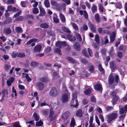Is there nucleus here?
Instances as JSON below:
<instances>
[{"mask_svg": "<svg viewBox=\"0 0 127 127\" xmlns=\"http://www.w3.org/2000/svg\"><path fill=\"white\" fill-rule=\"evenodd\" d=\"M70 112L68 111L65 112L62 115V118L63 120H66L70 116Z\"/></svg>", "mask_w": 127, "mask_h": 127, "instance_id": "4", "label": "nucleus"}, {"mask_svg": "<svg viewBox=\"0 0 127 127\" xmlns=\"http://www.w3.org/2000/svg\"><path fill=\"white\" fill-rule=\"evenodd\" d=\"M67 37L68 39L71 41L74 42L76 40V37L70 34H68L67 35Z\"/></svg>", "mask_w": 127, "mask_h": 127, "instance_id": "11", "label": "nucleus"}, {"mask_svg": "<svg viewBox=\"0 0 127 127\" xmlns=\"http://www.w3.org/2000/svg\"><path fill=\"white\" fill-rule=\"evenodd\" d=\"M39 9L40 11V13L38 15L41 16H43L46 14V12L44 9L41 6L39 7Z\"/></svg>", "mask_w": 127, "mask_h": 127, "instance_id": "12", "label": "nucleus"}, {"mask_svg": "<svg viewBox=\"0 0 127 127\" xmlns=\"http://www.w3.org/2000/svg\"><path fill=\"white\" fill-rule=\"evenodd\" d=\"M76 37L79 41H81L82 40V38L81 36L79 34H78L76 35Z\"/></svg>", "mask_w": 127, "mask_h": 127, "instance_id": "58", "label": "nucleus"}, {"mask_svg": "<svg viewBox=\"0 0 127 127\" xmlns=\"http://www.w3.org/2000/svg\"><path fill=\"white\" fill-rule=\"evenodd\" d=\"M90 27L91 30L93 32H95L96 31V27L93 24H90Z\"/></svg>", "mask_w": 127, "mask_h": 127, "instance_id": "27", "label": "nucleus"}, {"mask_svg": "<svg viewBox=\"0 0 127 127\" xmlns=\"http://www.w3.org/2000/svg\"><path fill=\"white\" fill-rule=\"evenodd\" d=\"M54 52L55 53H58L60 56L62 55V54L61 53V50L60 48H56L54 49Z\"/></svg>", "mask_w": 127, "mask_h": 127, "instance_id": "30", "label": "nucleus"}, {"mask_svg": "<svg viewBox=\"0 0 127 127\" xmlns=\"http://www.w3.org/2000/svg\"><path fill=\"white\" fill-rule=\"evenodd\" d=\"M44 4L45 7L47 8L50 6V4L48 0H45L44 1Z\"/></svg>", "mask_w": 127, "mask_h": 127, "instance_id": "41", "label": "nucleus"}, {"mask_svg": "<svg viewBox=\"0 0 127 127\" xmlns=\"http://www.w3.org/2000/svg\"><path fill=\"white\" fill-rule=\"evenodd\" d=\"M91 93V90L89 88L87 89L84 92V93L86 95H88L90 94Z\"/></svg>", "mask_w": 127, "mask_h": 127, "instance_id": "42", "label": "nucleus"}, {"mask_svg": "<svg viewBox=\"0 0 127 127\" xmlns=\"http://www.w3.org/2000/svg\"><path fill=\"white\" fill-rule=\"evenodd\" d=\"M68 95L67 94H63L62 96L61 100L64 103L66 102L68 100Z\"/></svg>", "mask_w": 127, "mask_h": 127, "instance_id": "7", "label": "nucleus"}, {"mask_svg": "<svg viewBox=\"0 0 127 127\" xmlns=\"http://www.w3.org/2000/svg\"><path fill=\"white\" fill-rule=\"evenodd\" d=\"M54 114V112L53 109L51 107L50 110V114L49 115V117L53 116Z\"/></svg>", "mask_w": 127, "mask_h": 127, "instance_id": "36", "label": "nucleus"}, {"mask_svg": "<svg viewBox=\"0 0 127 127\" xmlns=\"http://www.w3.org/2000/svg\"><path fill=\"white\" fill-rule=\"evenodd\" d=\"M40 27L43 29H46L48 28L49 25L46 23H41L40 24Z\"/></svg>", "mask_w": 127, "mask_h": 127, "instance_id": "20", "label": "nucleus"}, {"mask_svg": "<svg viewBox=\"0 0 127 127\" xmlns=\"http://www.w3.org/2000/svg\"><path fill=\"white\" fill-rule=\"evenodd\" d=\"M95 118L96 123L99 126H100V122L97 117V116H96Z\"/></svg>", "mask_w": 127, "mask_h": 127, "instance_id": "61", "label": "nucleus"}, {"mask_svg": "<svg viewBox=\"0 0 127 127\" xmlns=\"http://www.w3.org/2000/svg\"><path fill=\"white\" fill-rule=\"evenodd\" d=\"M13 127H22L18 124L17 122H16L14 123L13 125Z\"/></svg>", "mask_w": 127, "mask_h": 127, "instance_id": "63", "label": "nucleus"}, {"mask_svg": "<svg viewBox=\"0 0 127 127\" xmlns=\"http://www.w3.org/2000/svg\"><path fill=\"white\" fill-rule=\"evenodd\" d=\"M15 31L16 32H22V29L19 27H16L15 29Z\"/></svg>", "mask_w": 127, "mask_h": 127, "instance_id": "37", "label": "nucleus"}, {"mask_svg": "<svg viewBox=\"0 0 127 127\" xmlns=\"http://www.w3.org/2000/svg\"><path fill=\"white\" fill-rule=\"evenodd\" d=\"M43 124V122L40 120L36 123V126L37 127L41 126H42Z\"/></svg>", "mask_w": 127, "mask_h": 127, "instance_id": "35", "label": "nucleus"}, {"mask_svg": "<svg viewBox=\"0 0 127 127\" xmlns=\"http://www.w3.org/2000/svg\"><path fill=\"white\" fill-rule=\"evenodd\" d=\"M77 99V95L76 94H73L72 100V101H74V100L75 99V102L76 104L74 105V106L75 108L77 107L79 105V104L78 103V100Z\"/></svg>", "mask_w": 127, "mask_h": 127, "instance_id": "10", "label": "nucleus"}, {"mask_svg": "<svg viewBox=\"0 0 127 127\" xmlns=\"http://www.w3.org/2000/svg\"><path fill=\"white\" fill-rule=\"evenodd\" d=\"M118 116L116 113H113L109 116L107 118V122L108 123H111L113 120L116 119Z\"/></svg>", "mask_w": 127, "mask_h": 127, "instance_id": "2", "label": "nucleus"}, {"mask_svg": "<svg viewBox=\"0 0 127 127\" xmlns=\"http://www.w3.org/2000/svg\"><path fill=\"white\" fill-rule=\"evenodd\" d=\"M76 115L77 116L79 117L80 118L83 115L82 110L81 109L77 110L76 113Z\"/></svg>", "mask_w": 127, "mask_h": 127, "instance_id": "22", "label": "nucleus"}, {"mask_svg": "<svg viewBox=\"0 0 127 127\" xmlns=\"http://www.w3.org/2000/svg\"><path fill=\"white\" fill-rule=\"evenodd\" d=\"M59 17L62 22L63 23H64L65 22L66 20L64 15L62 13H61L60 14Z\"/></svg>", "mask_w": 127, "mask_h": 127, "instance_id": "21", "label": "nucleus"}, {"mask_svg": "<svg viewBox=\"0 0 127 127\" xmlns=\"http://www.w3.org/2000/svg\"><path fill=\"white\" fill-rule=\"evenodd\" d=\"M1 93L2 95V99H3L5 96L8 95V92L7 90L6 89H4L2 90Z\"/></svg>", "mask_w": 127, "mask_h": 127, "instance_id": "14", "label": "nucleus"}, {"mask_svg": "<svg viewBox=\"0 0 127 127\" xmlns=\"http://www.w3.org/2000/svg\"><path fill=\"white\" fill-rule=\"evenodd\" d=\"M4 32L6 34L9 35L11 33L12 31L10 28L8 27L4 30Z\"/></svg>", "mask_w": 127, "mask_h": 127, "instance_id": "24", "label": "nucleus"}, {"mask_svg": "<svg viewBox=\"0 0 127 127\" xmlns=\"http://www.w3.org/2000/svg\"><path fill=\"white\" fill-rule=\"evenodd\" d=\"M118 48L119 50L123 52L124 53H125V51L127 49V48L126 46L125 45H120L119 46Z\"/></svg>", "mask_w": 127, "mask_h": 127, "instance_id": "15", "label": "nucleus"}, {"mask_svg": "<svg viewBox=\"0 0 127 127\" xmlns=\"http://www.w3.org/2000/svg\"><path fill=\"white\" fill-rule=\"evenodd\" d=\"M17 57L20 58H23L25 56V55L24 53H19L17 55Z\"/></svg>", "mask_w": 127, "mask_h": 127, "instance_id": "51", "label": "nucleus"}, {"mask_svg": "<svg viewBox=\"0 0 127 127\" xmlns=\"http://www.w3.org/2000/svg\"><path fill=\"white\" fill-rule=\"evenodd\" d=\"M58 94V92L55 87H53L49 93V95L52 97H56Z\"/></svg>", "mask_w": 127, "mask_h": 127, "instance_id": "1", "label": "nucleus"}, {"mask_svg": "<svg viewBox=\"0 0 127 127\" xmlns=\"http://www.w3.org/2000/svg\"><path fill=\"white\" fill-rule=\"evenodd\" d=\"M50 3L52 6H56V5L57 4V2L54 0H52L50 2Z\"/></svg>", "mask_w": 127, "mask_h": 127, "instance_id": "55", "label": "nucleus"}, {"mask_svg": "<svg viewBox=\"0 0 127 127\" xmlns=\"http://www.w3.org/2000/svg\"><path fill=\"white\" fill-rule=\"evenodd\" d=\"M117 93L116 91H111L110 93V95L113 97L117 95Z\"/></svg>", "mask_w": 127, "mask_h": 127, "instance_id": "47", "label": "nucleus"}, {"mask_svg": "<svg viewBox=\"0 0 127 127\" xmlns=\"http://www.w3.org/2000/svg\"><path fill=\"white\" fill-rule=\"evenodd\" d=\"M81 62L82 63L84 64H86L88 63V61L86 59L83 58L81 60Z\"/></svg>", "mask_w": 127, "mask_h": 127, "instance_id": "49", "label": "nucleus"}, {"mask_svg": "<svg viewBox=\"0 0 127 127\" xmlns=\"http://www.w3.org/2000/svg\"><path fill=\"white\" fill-rule=\"evenodd\" d=\"M30 64L32 66L34 67H37L38 63L36 62L32 61L31 63Z\"/></svg>", "mask_w": 127, "mask_h": 127, "instance_id": "28", "label": "nucleus"}, {"mask_svg": "<svg viewBox=\"0 0 127 127\" xmlns=\"http://www.w3.org/2000/svg\"><path fill=\"white\" fill-rule=\"evenodd\" d=\"M113 109V107L112 106H108L106 107V111H110Z\"/></svg>", "mask_w": 127, "mask_h": 127, "instance_id": "60", "label": "nucleus"}, {"mask_svg": "<svg viewBox=\"0 0 127 127\" xmlns=\"http://www.w3.org/2000/svg\"><path fill=\"white\" fill-rule=\"evenodd\" d=\"M88 52L90 56L91 57H92L93 56V55H92L93 52H92V51L90 48H88Z\"/></svg>", "mask_w": 127, "mask_h": 127, "instance_id": "64", "label": "nucleus"}, {"mask_svg": "<svg viewBox=\"0 0 127 127\" xmlns=\"http://www.w3.org/2000/svg\"><path fill=\"white\" fill-rule=\"evenodd\" d=\"M82 54L85 55L86 57H89V55H88L86 50H84L82 52Z\"/></svg>", "mask_w": 127, "mask_h": 127, "instance_id": "50", "label": "nucleus"}, {"mask_svg": "<svg viewBox=\"0 0 127 127\" xmlns=\"http://www.w3.org/2000/svg\"><path fill=\"white\" fill-rule=\"evenodd\" d=\"M114 82V79L112 74H111L108 78V84L110 85H112Z\"/></svg>", "mask_w": 127, "mask_h": 127, "instance_id": "6", "label": "nucleus"}, {"mask_svg": "<svg viewBox=\"0 0 127 127\" xmlns=\"http://www.w3.org/2000/svg\"><path fill=\"white\" fill-rule=\"evenodd\" d=\"M42 47L41 45L37 44L36 45L33 49L34 52L35 53H39L40 52Z\"/></svg>", "mask_w": 127, "mask_h": 127, "instance_id": "5", "label": "nucleus"}, {"mask_svg": "<svg viewBox=\"0 0 127 127\" xmlns=\"http://www.w3.org/2000/svg\"><path fill=\"white\" fill-rule=\"evenodd\" d=\"M116 6L117 8L121 9L122 8V6L121 2H117L116 4Z\"/></svg>", "mask_w": 127, "mask_h": 127, "instance_id": "45", "label": "nucleus"}, {"mask_svg": "<svg viewBox=\"0 0 127 127\" xmlns=\"http://www.w3.org/2000/svg\"><path fill=\"white\" fill-rule=\"evenodd\" d=\"M72 24L74 29L76 31H77L78 29V28L77 25L75 23H73Z\"/></svg>", "mask_w": 127, "mask_h": 127, "instance_id": "43", "label": "nucleus"}, {"mask_svg": "<svg viewBox=\"0 0 127 127\" xmlns=\"http://www.w3.org/2000/svg\"><path fill=\"white\" fill-rule=\"evenodd\" d=\"M33 117L34 118V119L36 121H37L39 120V117L36 113L35 112L34 113Z\"/></svg>", "mask_w": 127, "mask_h": 127, "instance_id": "32", "label": "nucleus"}, {"mask_svg": "<svg viewBox=\"0 0 127 127\" xmlns=\"http://www.w3.org/2000/svg\"><path fill=\"white\" fill-rule=\"evenodd\" d=\"M67 45V44L65 41L61 42L60 41H58L55 44L56 46L59 47V48H61L62 46L65 47Z\"/></svg>", "mask_w": 127, "mask_h": 127, "instance_id": "3", "label": "nucleus"}, {"mask_svg": "<svg viewBox=\"0 0 127 127\" xmlns=\"http://www.w3.org/2000/svg\"><path fill=\"white\" fill-rule=\"evenodd\" d=\"M56 7V9L58 11H60L61 10V5L57 3V5L55 6Z\"/></svg>", "mask_w": 127, "mask_h": 127, "instance_id": "54", "label": "nucleus"}, {"mask_svg": "<svg viewBox=\"0 0 127 127\" xmlns=\"http://www.w3.org/2000/svg\"><path fill=\"white\" fill-rule=\"evenodd\" d=\"M39 80L42 82L45 83H48L49 81L48 78L46 77H43L40 78Z\"/></svg>", "mask_w": 127, "mask_h": 127, "instance_id": "17", "label": "nucleus"}, {"mask_svg": "<svg viewBox=\"0 0 127 127\" xmlns=\"http://www.w3.org/2000/svg\"><path fill=\"white\" fill-rule=\"evenodd\" d=\"M75 125V121L74 118H72L71 119L70 123V127H74Z\"/></svg>", "mask_w": 127, "mask_h": 127, "instance_id": "26", "label": "nucleus"}, {"mask_svg": "<svg viewBox=\"0 0 127 127\" xmlns=\"http://www.w3.org/2000/svg\"><path fill=\"white\" fill-rule=\"evenodd\" d=\"M12 21V19L11 18H8L4 21L2 23L3 25H5L10 23Z\"/></svg>", "mask_w": 127, "mask_h": 127, "instance_id": "19", "label": "nucleus"}, {"mask_svg": "<svg viewBox=\"0 0 127 127\" xmlns=\"http://www.w3.org/2000/svg\"><path fill=\"white\" fill-rule=\"evenodd\" d=\"M74 47L75 49L77 51H79L81 50L80 45H79V43L77 42H75Z\"/></svg>", "mask_w": 127, "mask_h": 127, "instance_id": "13", "label": "nucleus"}, {"mask_svg": "<svg viewBox=\"0 0 127 127\" xmlns=\"http://www.w3.org/2000/svg\"><path fill=\"white\" fill-rule=\"evenodd\" d=\"M117 56L120 59L122 58L123 57L122 53L121 52H118L117 54Z\"/></svg>", "mask_w": 127, "mask_h": 127, "instance_id": "62", "label": "nucleus"}, {"mask_svg": "<svg viewBox=\"0 0 127 127\" xmlns=\"http://www.w3.org/2000/svg\"><path fill=\"white\" fill-rule=\"evenodd\" d=\"M119 98V97L118 95L113 97V99L111 102H112L113 105L115 104L118 101Z\"/></svg>", "mask_w": 127, "mask_h": 127, "instance_id": "16", "label": "nucleus"}, {"mask_svg": "<svg viewBox=\"0 0 127 127\" xmlns=\"http://www.w3.org/2000/svg\"><path fill=\"white\" fill-rule=\"evenodd\" d=\"M95 19L96 21L99 23L100 21V18L99 14L98 13H96L95 15Z\"/></svg>", "mask_w": 127, "mask_h": 127, "instance_id": "31", "label": "nucleus"}, {"mask_svg": "<svg viewBox=\"0 0 127 127\" xmlns=\"http://www.w3.org/2000/svg\"><path fill=\"white\" fill-rule=\"evenodd\" d=\"M58 16L56 13H55L54 14L53 17V20L54 22L56 23H58L59 22V20L58 19Z\"/></svg>", "mask_w": 127, "mask_h": 127, "instance_id": "18", "label": "nucleus"}, {"mask_svg": "<svg viewBox=\"0 0 127 127\" xmlns=\"http://www.w3.org/2000/svg\"><path fill=\"white\" fill-rule=\"evenodd\" d=\"M22 74L23 75H26L25 78H26L27 81L28 82H30L32 80L31 78L29 77V76L27 74H25L24 73H22Z\"/></svg>", "mask_w": 127, "mask_h": 127, "instance_id": "39", "label": "nucleus"}, {"mask_svg": "<svg viewBox=\"0 0 127 127\" xmlns=\"http://www.w3.org/2000/svg\"><path fill=\"white\" fill-rule=\"evenodd\" d=\"M94 89L97 91H101L102 90V86L100 84H96L94 86Z\"/></svg>", "mask_w": 127, "mask_h": 127, "instance_id": "9", "label": "nucleus"}, {"mask_svg": "<svg viewBox=\"0 0 127 127\" xmlns=\"http://www.w3.org/2000/svg\"><path fill=\"white\" fill-rule=\"evenodd\" d=\"M32 13L34 14H38L39 12L38 9L37 8H34L32 10Z\"/></svg>", "mask_w": 127, "mask_h": 127, "instance_id": "40", "label": "nucleus"}, {"mask_svg": "<svg viewBox=\"0 0 127 127\" xmlns=\"http://www.w3.org/2000/svg\"><path fill=\"white\" fill-rule=\"evenodd\" d=\"M99 9L102 12H103L104 10V8L101 3H99L98 5Z\"/></svg>", "mask_w": 127, "mask_h": 127, "instance_id": "44", "label": "nucleus"}, {"mask_svg": "<svg viewBox=\"0 0 127 127\" xmlns=\"http://www.w3.org/2000/svg\"><path fill=\"white\" fill-rule=\"evenodd\" d=\"M115 33L114 32H113L112 34L110 36V41L111 42H114L115 39Z\"/></svg>", "mask_w": 127, "mask_h": 127, "instance_id": "23", "label": "nucleus"}, {"mask_svg": "<svg viewBox=\"0 0 127 127\" xmlns=\"http://www.w3.org/2000/svg\"><path fill=\"white\" fill-rule=\"evenodd\" d=\"M97 7L96 6L94 5L91 7V10L93 13H95L97 11Z\"/></svg>", "mask_w": 127, "mask_h": 127, "instance_id": "33", "label": "nucleus"}, {"mask_svg": "<svg viewBox=\"0 0 127 127\" xmlns=\"http://www.w3.org/2000/svg\"><path fill=\"white\" fill-rule=\"evenodd\" d=\"M84 16L85 18L86 19H88V15L86 11H84Z\"/></svg>", "mask_w": 127, "mask_h": 127, "instance_id": "52", "label": "nucleus"}, {"mask_svg": "<svg viewBox=\"0 0 127 127\" xmlns=\"http://www.w3.org/2000/svg\"><path fill=\"white\" fill-rule=\"evenodd\" d=\"M94 66L93 65H91L89 68V70L90 72H92L93 71H94Z\"/></svg>", "mask_w": 127, "mask_h": 127, "instance_id": "56", "label": "nucleus"}, {"mask_svg": "<svg viewBox=\"0 0 127 127\" xmlns=\"http://www.w3.org/2000/svg\"><path fill=\"white\" fill-rule=\"evenodd\" d=\"M36 85L38 87V89L39 90H42L44 87L43 83L41 82H39L36 84Z\"/></svg>", "mask_w": 127, "mask_h": 127, "instance_id": "8", "label": "nucleus"}, {"mask_svg": "<svg viewBox=\"0 0 127 127\" xmlns=\"http://www.w3.org/2000/svg\"><path fill=\"white\" fill-rule=\"evenodd\" d=\"M98 68L100 72H102L103 73H104L105 72L104 69L103 68L101 64H100L98 65Z\"/></svg>", "mask_w": 127, "mask_h": 127, "instance_id": "34", "label": "nucleus"}, {"mask_svg": "<svg viewBox=\"0 0 127 127\" xmlns=\"http://www.w3.org/2000/svg\"><path fill=\"white\" fill-rule=\"evenodd\" d=\"M26 17L27 18L31 19L32 20L34 18L33 16L31 14H28L26 15Z\"/></svg>", "mask_w": 127, "mask_h": 127, "instance_id": "48", "label": "nucleus"}, {"mask_svg": "<svg viewBox=\"0 0 127 127\" xmlns=\"http://www.w3.org/2000/svg\"><path fill=\"white\" fill-rule=\"evenodd\" d=\"M115 82L116 83H118L119 81H120L119 76L118 75H116L115 76Z\"/></svg>", "mask_w": 127, "mask_h": 127, "instance_id": "53", "label": "nucleus"}, {"mask_svg": "<svg viewBox=\"0 0 127 127\" xmlns=\"http://www.w3.org/2000/svg\"><path fill=\"white\" fill-rule=\"evenodd\" d=\"M66 59L67 60L70 62L72 64H74L75 63V61L71 57H67Z\"/></svg>", "mask_w": 127, "mask_h": 127, "instance_id": "25", "label": "nucleus"}, {"mask_svg": "<svg viewBox=\"0 0 127 127\" xmlns=\"http://www.w3.org/2000/svg\"><path fill=\"white\" fill-rule=\"evenodd\" d=\"M24 20V18L23 16H18L16 19V20L17 21H22Z\"/></svg>", "mask_w": 127, "mask_h": 127, "instance_id": "46", "label": "nucleus"}, {"mask_svg": "<svg viewBox=\"0 0 127 127\" xmlns=\"http://www.w3.org/2000/svg\"><path fill=\"white\" fill-rule=\"evenodd\" d=\"M51 50L52 49L51 47H47L45 49L44 52L46 53H47L50 52L51 51Z\"/></svg>", "mask_w": 127, "mask_h": 127, "instance_id": "38", "label": "nucleus"}, {"mask_svg": "<svg viewBox=\"0 0 127 127\" xmlns=\"http://www.w3.org/2000/svg\"><path fill=\"white\" fill-rule=\"evenodd\" d=\"M62 30L64 32H66L68 33L69 34L71 33V31L69 29L65 27H62Z\"/></svg>", "mask_w": 127, "mask_h": 127, "instance_id": "29", "label": "nucleus"}, {"mask_svg": "<svg viewBox=\"0 0 127 127\" xmlns=\"http://www.w3.org/2000/svg\"><path fill=\"white\" fill-rule=\"evenodd\" d=\"M26 1H22L21 2V4L22 7H26Z\"/></svg>", "mask_w": 127, "mask_h": 127, "instance_id": "59", "label": "nucleus"}, {"mask_svg": "<svg viewBox=\"0 0 127 127\" xmlns=\"http://www.w3.org/2000/svg\"><path fill=\"white\" fill-rule=\"evenodd\" d=\"M95 41L97 43H98L99 42V38L98 35L96 34L95 36Z\"/></svg>", "mask_w": 127, "mask_h": 127, "instance_id": "57", "label": "nucleus"}]
</instances>
